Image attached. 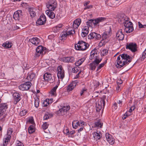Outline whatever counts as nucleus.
I'll list each match as a JSON object with an SVG mask.
<instances>
[{"mask_svg":"<svg viewBox=\"0 0 146 146\" xmlns=\"http://www.w3.org/2000/svg\"><path fill=\"white\" fill-rule=\"evenodd\" d=\"M132 57L126 54H123L119 55L117 58V62L119 68L128 64L132 60Z\"/></svg>","mask_w":146,"mask_h":146,"instance_id":"f257e3e1","label":"nucleus"},{"mask_svg":"<svg viewBox=\"0 0 146 146\" xmlns=\"http://www.w3.org/2000/svg\"><path fill=\"white\" fill-rule=\"evenodd\" d=\"M129 18L127 17L126 20L123 22L125 26L124 30L127 33L132 32L133 31V27L132 23L129 21Z\"/></svg>","mask_w":146,"mask_h":146,"instance_id":"f03ea898","label":"nucleus"},{"mask_svg":"<svg viewBox=\"0 0 146 146\" xmlns=\"http://www.w3.org/2000/svg\"><path fill=\"white\" fill-rule=\"evenodd\" d=\"M102 60V59L95 58L94 61L89 64L90 70H94L96 66L101 62Z\"/></svg>","mask_w":146,"mask_h":146,"instance_id":"7ed1b4c3","label":"nucleus"},{"mask_svg":"<svg viewBox=\"0 0 146 146\" xmlns=\"http://www.w3.org/2000/svg\"><path fill=\"white\" fill-rule=\"evenodd\" d=\"M31 86V83L28 81L24 84H21L19 86V89L22 91L27 90L29 89Z\"/></svg>","mask_w":146,"mask_h":146,"instance_id":"20e7f679","label":"nucleus"},{"mask_svg":"<svg viewBox=\"0 0 146 146\" xmlns=\"http://www.w3.org/2000/svg\"><path fill=\"white\" fill-rule=\"evenodd\" d=\"M46 18L44 14L41 15L36 22L37 26L44 25L46 23Z\"/></svg>","mask_w":146,"mask_h":146,"instance_id":"39448f33","label":"nucleus"},{"mask_svg":"<svg viewBox=\"0 0 146 146\" xmlns=\"http://www.w3.org/2000/svg\"><path fill=\"white\" fill-rule=\"evenodd\" d=\"M13 103L15 105H16L21 99V94L18 92H15L13 93Z\"/></svg>","mask_w":146,"mask_h":146,"instance_id":"423d86ee","label":"nucleus"},{"mask_svg":"<svg viewBox=\"0 0 146 146\" xmlns=\"http://www.w3.org/2000/svg\"><path fill=\"white\" fill-rule=\"evenodd\" d=\"M126 49H129L133 52H135L137 50V45L135 43H130L126 45Z\"/></svg>","mask_w":146,"mask_h":146,"instance_id":"0eeeda50","label":"nucleus"},{"mask_svg":"<svg viewBox=\"0 0 146 146\" xmlns=\"http://www.w3.org/2000/svg\"><path fill=\"white\" fill-rule=\"evenodd\" d=\"M23 13L22 10H18L16 11L13 15V18L15 20H19L22 18Z\"/></svg>","mask_w":146,"mask_h":146,"instance_id":"6e6552de","label":"nucleus"},{"mask_svg":"<svg viewBox=\"0 0 146 146\" xmlns=\"http://www.w3.org/2000/svg\"><path fill=\"white\" fill-rule=\"evenodd\" d=\"M43 78L45 81L50 83H52L54 81V80L52 78L51 74L48 72L46 73L44 75Z\"/></svg>","mask_w":146,"mask_h":146,"instance_id":"1a4fd4ad","label":"nucleus"},{"mask_svg":"<svg viewBox=\"0 0 146 146\" xmlns=\"http://www.w3.org/2000/svg\"><path fill=\"white\" fill-rule=\"evenodd\" d=\"M75 58L73 56L64 57L61 58V61L65 63H73L74 62Z\"/></svg>","mask_w":146,"mask_h":146,"instance_id":"9d476101","label":"nucleus"},{"mask_svg":"<svg viewBox=\"0 0 146 146\" xmlns=\"http://www.w3.org/2000/svg\"><path fill=\"white\" fill-rule=\"evenodd\" d=\"M102 104L104 106L105 105V101L104 98L101 99L100 101L97 102L96 104V111H99L102 108Z\"/></svg>","mask_w":146,"mask_h":146,"instance_id":"9b49d317","label":"nucleus"},{"mask_svg":"<svg viewBox=\"0 0 146 146\" xmlns=\"http://www.w3.org/2000/svg\"><path fill=\"white\" fill-rule=\"evenodd\" d=\"M7 108L8 106L6 103L2 104L0 105V117L5 113Z\"/></svg>","mask_w":146,"mask_h":146,"instance_id":"f8f14e48","label":"nucleus"},{"mask_svg":"<svg viewBox=\"0 0 146 146\" xmlns=\"http://www.w3.org/2000/svg\"><path fill=\"white\" fill-rule=\"evenodd\" d=\"M122 31V29H120L116 33V37L119 40H123L124 39V35Z\"/></svg>","mask_w":146,"mask_h":146,"instance_id":"ddd939ff","label":"nucleus"},{"mask_svg":"<svg viewBox=\"0 0 146 146\" xmlns=\"http://www.w3.org/2000/svg\"><path fill=\"white\" fill-rule=\"evenodd\" d=\"M78 44L81 45L82 50H86L89 46V45L88 43L82 40L79 41L78 42Z\"/></svg>","mask_w":146,"mask_h":146,"instance_id":"4468645a","label":"nucleus"},{"mask_svg":"<svg viewBox=\"0 0 146 146\" xmlns=\"http://www.w3.org/2000/svg\"><path fill=\"white\" fill-rule=\"evenodd\" d=\"M106 137L107 141L111 145H113L115 142L114 139L112 137L111 135L109 133H106Z\"/></svg>","mask_w":146,"mask_h":146,"instance_id":"2eb2a0df","label":"nucleus"},{"mask_svg":"<svg viewBox=\"0 0 146 146\" xmlns=\"http://www.w3.org/2000/svg\"><path fill=\"white\" fill-rule=\"evenodd\" d=\"M56 3L54 2L51 3H48L46 5V6L48 9V11H54L56 8Z\"/></svg>","mask_w":146,"mask_h":146,"instance_id":"dca6fc26","label":"nucleus"},{"mask_svg":"<svg viewBox=\"0 0 146 146\" xmlns=\"http://www.w3.org/2000/svg\"><path fill=\"white\" fill-rule=\"evenodd\" d=\"M94 58H95V59L96 58H98V54L96 49H94L91 52L89 59L90 60H92Z\"/></svg>","mask_w":146,"mask_h":146,"instance_id":"f3484780","label":"nucleus"},{"mask_svg":"<svg viewBox=\"0 0 146 146\" xmlns=\"http://www.w3.org/2000/svg\"><path fill=\"white\" fill-rule=\"evenodd\" d=\"M46 48L43 46H38L36 49V52L40 53L42 54H45Z\"/></svg>","mask_w":146,"mask_h":146,"instance_id":"a211bd4d","label":"nucleus"},{"mask_svg":"<svg viewBox=\"0 0 146 146\" xmlns=\"http://www.w3.org/2000/svg\"><path fill=\"white\" fill-rule=\"evenodd\" d=\"M106 18L101 17L95 19H93L92 23H93V25L95 26L97 25V24L100 22H103L106 20Z\"/></svg>","mask_w":146,"mask_h":146,"instance_id":"6ab92c4d","label":"nucleus"},{"mask_svg":"<svg viewBox=\"0 0 146 146\" xmlns=\"http://www.w3.org/2000/svg\"><path fill=\"white\" fill-rule=\"evenodd\" d=\"M89 27L88 26H85L83 27L81 34L82 37H84L88 35L89 31Z\"/></svg>","mask_w":146,"mask_h":146,"instance_id":"aec40b11","label":"nucleus"},{"mask_svg":"<svg viewBox=\"0 0 146 146\" xmlns=\"http://www.w3.org/2000/svg\"><path fill=\"white\" fill-rule=\"evenodd\" d=\"M29 41L31 43L36 46L40 42L39 39L37 37L33 38L30 39Z\"/></svg>","mask_w":146,"mask_h":146,"instance_id":"412c9836","label":"nucleus"},{"mask_svg":"<svg viewBox=\"0 0 146 146\" xmlns=\"http://www.w3.org/2000/svg\"><path fill=\"white\" fill-rule=\"evenodd\" d=\"M35 77V74L33 72L31 71L28 74L27 79L29 81H31Z\"/></svg>","mask_w":146,"mask_h":146,"instance_id":"4be33fe9","label":"nucleus"},{"mask_svg":"<svg viewBox=\"0 0 146 146\" xmlns=\"http://www.w3.org/2000/svg\"><path fill=\"white\" fill-rule=\"evenodd\" d=\"M81 21V19H77L75 20L73 24V28L74 29H77L80 24Z\"/></svg>","mask_w":146,"mask_h":146,"instance_id":"5701e85b","label":"nucleus"},{"mask_svg":"<svg viewBox=\"0 0 146 146\" xmlns=\"http://www.w3.org/2000/svg\"><path fill=\"white\" fill-rule=\"evenodd\" d=\"M46 12L47 15L50 18L53 19L55 18V15L52 11L47 10Z\"/></svg>","mask_w":146,"mask_h":146,"instance_id":"b1692460","label":"nucleus"},{"mask_svg":"<svg viewBox=\"0 0 146 146\" xmlns=\"http://www.w3.org/2000/svg\"><path fill=\"white\" fill-rule=\"evenodd\" d=\"M2 46L6 48H11L12 46V44L9 41H6L2 44Z\"/></svg>","mask_w":146,"mask_h":146,"instance_id":"393cba45","label":"nucleus"},{"mask_svg":"<svg viewBox=\"0 0 146 146\" xmlns=\"http://www.w3.org/2000/svg\"><path fill=\"white\" fill-rule=\"evenodd\" d=\"M58 84L54 86L53 88H52L51 91L50 92V93L52 95L55 96L56 95V89L58 87Z\"/></svg>","mask_w":146,"mask_h":146,"instance_id":"a878e982","label":"nucleus"},{"mask_svg":"<svg viewBox=\"0 0 146 146\" xmlns=\"http://www.w3.org/2000/svg\"><path fill=\"white\" fill-rule=\"evenodd\" d=\"M102 134L101 133H99L97 132H94V133L93 136L94 138L97 140L99 139L101 137Z\"/></svg>","mask_w":146,"mask_h":146,"instance_id":"bb28decb","label":"nucleus"},{"mask_svg":"<svg viewBox=\"0 0 146 146\" xmlns=\"http://www.w3.org/2000/svg\"><path fill=\"white\" fill-rule=\"evenodd\" d=\"M66 113L61 108L56 112V113L59 116L63 115L66 114Z\"/></svg>","mask_w":146,"mask_h":146,"instance_id":"cd10ccee","label":"nucleus"},{"mask_svg":"<svg viewBox=\"0 0 146 146\" xmlns=\"http://www.w3.org/2000/svg\"><path fill=\"white\" fill-rule=\"evenodd\" d=\"M85 59L83 58L78 60L75 63V65L77 66H79L84 61Z\"/></svg>","mask_w":146,"mask_h":146,"instance_id":"c85d7f7f","label":"nucleus"},{"mask_svg":"<svg viewBox=\"0 0 146 146\" xmlns=\"http://www.w3.org/2000/svg\"><path fill=\"white\" fill-rule=\"evenodd\" d=\"M35 10V9L32 8H29V11L30 15V16L32 18L34 17L36 15V13Z\"/></svg>","mask_w":146,"mask_h":146,"instance_id":"c756f323","label":"nucleus"},{"mask_svg":"<svg viewBox=\"0 0 146 146\" xmlns=\"http://www.w3.org/2000/svg\"><path fill=\"white\" fill-rule=\"evenodd\" d=\"M125 16V15L123 14H119L117 15V17L118 19H120L121 21L122 20H123L125 21L126 20L127 17H126V18L124 19V17Z\"/></svg>","mask_w":146,"mask_h":146,"instance_id":"7c9ffc66","label":"nucleus"},{"mask_svg":"<svg viewBox=\"0 0 146 146\" xmlns=\"http://www.w3.org/2000/svg\"><path fill=\"white\" fill-rule=\"evenodd\" d=\"M103 123L100 120L94 123V127L101 128L103 125Z\"/></svg>","mask_w":146,"mask_h":146,"instance_id":"2f4dec72","label":"nucleus"},{"mask_svg":"<svg viewBox=\"0 0 146 146\" xmlns=\"http://www.w3.org/2000/svg\"><path fill=\"white\" fill-rule=\"evenodd\" d=\"M79 123V121H78L76 120H74L72 123V126L73 128L76 129L78 126V124Z\"/></svg>","mask_w":146,"mask_h":146,"instance_id":"473e14b6","label":"nucleus"},{"mask_svg":"<svg viewBox=\"0 0 146 146\" xmlns=\"http://www.w3.org/2000/svg\"><path fill=\"white\" fill-rule=\"evenodd\" d=\"M53 115L52 113H49L47 112L45 113L44 117L43 119L44 120H47L49 118L52 117Z\"/></svg>","mask_w":146,"mask_h":146,"instance_id":"72a5a7b5","label":"nucleus"},{"mask_svg":"<svg viewBox=\"0 0 146 146\" xmlns=\"http://www.w3.org/2000/svg\"><path fill=\"white\" fill-rule=\"evenodd\" d=\"M109 33H107L106 32H105L102 35V41H103V40H106L107 38L109 37V35L108 34Z\"/></svg>","mask_w":146,"mask_h":146,"instance_id":"f704fd0d","label":"nucleus"},{"mask_svg":"<svg viewBox=\"0 0 146 146\" xmlns=\"http://www.w3.org/2000/svg\"><path fill=\"white\" fill-rule=\"evenodd\" d=\"M74 83L70 84L67 88V90L69 92L72 90L74 88Z\"/></svg>","mask_w":146,"mask_h":146,"instance_id":"c9c22d12","label":"nucleus"},{"mask_svg":"<svg viewBox=\"0 0 146 146\" xmlns=\"http://www.w3.org/2000/svg\"><path fill=\"white\" fill-rule=\"evenodd\" d=\"M10 136L7 137H6L3 139V144L4 146L7 144L9 141L10 139Z\"/></svg>","mask_w":146,"mask_h":146,"instance_id":"e433bc0d","label":"nucleus"},{"mask_svg":"<svg viewBox=\"0 0 146 146\" xmlns=\"http://www.w3.org/2000/svg\"><path fill=\"white\" fill-rule=\"evenodd\" d=\"M57 76L58 78L62 79L64 76V72L60 73H58Z\"/></svg>","mask_w":146,"mask_h":146,"instance_id":"4c0bfd02","label":"nucleus"},{"mask_svg":"<svg viewBox=\"0 0 146 146\" xmlns=\"http://www.w3.org/2000/svg\"><path fill=\"white\" fill-rule=\"evenodd\" d=\"M35 131V130L33 128V125H30L28 128L29 133L31 134L33 133Z\"/></svg>","mask_w":146,"mask_h":146,"instance_id":"58836bf2","label":"nucleus"},{"mask_svg":"<svg viewBox=\"0 0 146 146\" xmlns=\"http://www.w3.org/2000/svg\"><path fill=\"white\" fill-rule=\"evenodd\" d=\"M96 35V33H91L88 36V38L89 39H92L94 38L95 35Z\"/></svg>","mask_w":146,"mask_h":146,"instance_id":"ea45409f","label":"nucleus"},{"mask_svg":"<svg viewBox=\"0 0 146 146\" xmlns=\"http://www.w3.org/2000/svg\"><path fill=\"white\" fill-rule=\"evenodd\" d=\"M13 132V129L11 128H8V129L7 130V134L8 135L7 137L10 136V138L11 137V135Z\"/></svg>","mask_w":146,"mask_h":146,"instance_id":"a19ab883","label":"nucleus"},{"mask_svg":"<svg viewBox=\"0 0 146 146\" xmlns=\"http://www.w3.org/2000/svg\"><path fill=\"white\" fill-rule=\"evenodd\" d=\"M106 62H107L106 61L100 64L99 66L98 67L97 69L96 70V72L98 71L102 67H103L104 66L105 64L106 63Z\"/></svg>","mask_w":146,"mask_h":146,"instance_id":"79ce46f5","label":"nucleus"},{"mask_svg":"<svg viewBox=\"0 0 146 146\" xmlns=\"http://www.w3.org/2000/svg\"><path fill=\"white\" fill-rule=\"evenodd\" d=\"M61 36L60 39L62 40L66 39L67 36L65 32L63 33L62 34H61Z\"/></svg>","mask_w":146,"mask_h":146,"instance_id":"37998d69","label":"nucleus"},{"mask_svg":"<svg viewBox=\"0 0 146 146\" xmlns=\"http://www.w3.org/2000/svg\"><path fill=\"white\" fill-rule=\"evenodd\" d=\"M62 108L64 110V111L66 113L67 111L70 110V106L68 105L66 106H63Z\"/></svg>","mask_w":146,"mask_h":146,"instance_id":"c03bdc74","label":"nucleus"},{"mask_svg":"<svg viewBox=\"0 0 146 146\" xmlns=\"http://www.w3.org/2000/svg\"><path fill=\"white\" fill-rule=\"evenodd\" d=\"M65 33L66 34L67 36L70 35H72L73 34L75 33V31L74 30H73L72 31L71 30V31H69L66 32H65Z\"/></svg>","mask_w":146,"mask_h":146,"instance_id":"a18cd8bd","label":"nucleus"},{"mask_svg":"<svg viewBox=\"0 0 146 146\" xmlns=\"http://www.w3.org/2000/svg\"><path fill=\"white\" fill-rule=\"evenodd\" d=\"M108 53V50L107 49H104L101 52V55L103 56L106 55Z\"/></svg>","mask_w":146,"mask_h":146,"instance_id":"49530a36","label":"nucleus"},{"mask_svg":"<svg viewBox=\"0 0 146 146\" xmlns=\"http://www.w3.org/2000/svg\"><path fill=\"white\" fill-rule=\"evenodd\" d=\"M27 113V111L25 110L21 111L20 113V115L21 116L25 115Z\"/></svg>","mask_w":146,"mask_h":146,"instance_id":"de8ad7c7","label":"nucleus"},{"mask_svg":"<svg viewBox=\"0 0 146 146\" xmlns=\"http://www.w3.org/2000/svg\"><path fill=\"white\" fill-rule=\"evenodd\" d=\"M58 73H60L64 72V71L62 66H58L57 68Z\"/></svg>","mask_w":146,"mask_h":146,"instance_id":"09e8293b","label":"nucleus"},{"mask_svg":"<svg viewBox=\"0 0 146 146\" xmlns=\"http://www.w3.org/2000/svg\"><path fill=\"white\" fill-rule=\"evenodd\" d=\"M48 124L47 122H46L43 124L42 127L43 130H45L48 128Z\"/></svg>","mask_w":146,"mask_h":146,"instance_id":"8fccbe9b","label":"nucleus"},{"mask_svg":"<svg viewBox=\"0 0 146 146\" xmlns=\"http://www.w3.org/2000/svg\"><path fill=\"white\" fill-rule=\"evenodd\" d=\"M75 47L76 50H81L82 49L81 45L79 44H75Z\"/></svg>","mask_w":146,"mask_h":146,"instance_id":"3c124183","label":"nucleus"},{"mask_svg":"<svg viewBox=\"0 0 146 146\" xmlns=\"http://www.w3.org/2000/svg\"><path fill=\"white\" fill-rule=\"evenodd\" d=\"M93 19H90L88 21L86 22V25L88 26H91L93 25V23H92Z\"/></svg>","mask_w":146,"mask_h":146,"instance_id":"603ef678","label":"nucleus"},{"mask_svg":"<svg viewBox=\"0 0 146 146\" xmlns=\"http://www.w3.org/2000/svg\"><path fill=\"white\" fill-rule=\"evenodd\" d=\"M146 57V51H144L142 54V55L141 58V61H143L144 59Z\"/></svg>","mask_w":146,"mask_h":146,"instance_id":"864d4df0","label":"nucleus"},{"mask_svg":"<svg viewBox=\"0 0 146 146\" xmlns=\"http://www.w3.org/2000/svg\"><path fill=\"white\" fill-rule=\"evenodd\" d=\"M38 99H36L35 100V106L36 108H38L39 106V102Z\"/></svg>","mask_w":146,"mask_h":146,"instance_id":"5fc2aeb1","label":"nucleus"},{"mask_svg":"<svg viewBox=\"0 0 146 146\" xmlns=\"http://www.w3.org/2000/svg\"><path fill=\"white\" fill-rule=\"evenodd\" d=\"M139 27V28H144L146 27V25H143L140 22H138Z\"/></svg>","mask_w":146,"mask_h":146,"instance_id":"6e6d98bb","label":"nucleus"},{"mask_svg":"<svg viewBox=\"0 0 146 146\" xmlns=\"http://www.w3.org/2000/svg\"><path fill=\"white\" fill-rule=\"evenodd\" d=\"M12 28L14 30H17L20 29V27L16 25H13L12 26Z\"/></svg>","mask_w":146,"mask_h":146,"instance_id":"4d7b16f0","label":"nucleus"},{"mask_svg":"<svg viewBox=\"0 0 146 146\" xmlns=\"http://www.w3.org/2000/svg\"><path fill=\"white\" fill-rule=\"evenodd\" d=\"M96 35H95V37H94V38L97 39L99 40L100 39L101 37V35L99 34H97L96 33Z\"/></svg>","mask_w":146,"mask_h":146,"instance_id":"13d9d810","label":"nucleus"},{"mask_svg":"<svg viewBox=\"0 0 146 146\" xmlns=\"http://www.w3.org/2000/svg\"><path fill=\"white\" fill-rule=\"evenodd\" d=\"M86 90L87 89L86 88H83L81 92H80V95L82 96L83 94H84L85 93V92H86Z\"/></svg>","mask_w":146,"mask_h":146,"instance_id":"bf43d9fd","label":"nucleus"},{"mask_svg":"<svg viewBox=\"0 0 146 146\" xmlns=\"http://www.w3.org/2000/svg\"><path fill=\"white\" fill-rule=\"evenodd\" d=\"M78 126L83 127L84 125V122L83 121H80V122L79 121V123L78 124Z\"/></svg>","mask_w":146,"mask_h":146,"instance_id":"052dcab7","label":"nucleus"},{"mask_svg":"<svg viewBox=\"0 0 146 146\" xmlns=\"http://www.w3.org/2000/svg\"><path fill=\"white\" fill-rule=\"evenodd\" d=\"M72 71L75 73H77L79 71L77 67H74L72 69Z\"/></svg>","mask_w":146,"mask_h":146,"instance_id":"680f3d73","label":"nucleus"},{"mask_svg":"<svg viewBox=\"0 0 146 146\" xmlns=\"http://www.w3.org/2000/svg\"><path fill=\"white\" fill-rule=\"evenodd\" d=\"M93 5H90L86 6L84 8V10H86L88 9H91L93 7Z\"/></svg>","mask_w":146,"mask_h":146,"instance_id":"e2e57ef3","label":"nucleus"},{"mask_svg":"<svg viewBox=\"0 0 146 146\" xmlns=\"http://www.w3.org/2000/svg\"><path fill=\"white\" fill-rule=\"evenodd\" d=\"M66 134H68V135H69V134H71V135H73L74 134V132H75L74 131H72L69 132L68 131V130H67V129H66Z\"/></svg>","mask_w":146,"mask_h":146,"instance_id":"0e129e2a","label":"nucleus"},{"mask_svg":"<svg viewBox=\"0 0 146 146\" xmlns=\"http://www.w3.org/2000/svg\"><path fill=\"white\" fill-rule=\"evenodd\" d=\"M16 146H24L23 143L20 142L19 141H18L17 143V145Z\"/></svg>","mask_w":146,"mask_h":146,"instance_id":"69168bd1","label":"nucleus"},{"mask_svg":"<svg viewBox=\"0 0 146 146\" xmlns=\"http://www.w3.org/2000/svg\"><path fill=\"white\" fill-rule=\"evenodd\" d=\"M129 115L128 114V113L126 112L123 116L122 118L123 119H125Z\"/></svg>","mask_w":146,"mask_h":146,"instance_id":"338daca9","label":"nucleus"},{"mask_svg":"<svg viewBox=\"0 0 146 146\" xmlns=\"http://www.w3.org/2000/svg\"><path fill=\"white\" fill-rule=\"evenodd\" d=\"M28 121L31 123H33L34 121V119L33 117H30L28 120Z\"/></svg>","mask_w":146,"mask_h":146,"instance_id":"774afa93","label":"nucleus"}]
</instances>
